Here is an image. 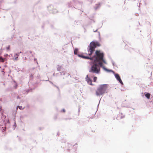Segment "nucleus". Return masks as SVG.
<instances>
[{
  "instance_id": "4468645a",
  "label": "nucleus",
  "mask_w": 153,
  "mask_h": 153,
  "mask_svg": "<svg viewBox=\"0 0 153 153\" xmlns=\"http://www.w3.org/2000/svg\"><path fill=\"white\" fill-rule=\"evenodd\" d=\"M6 48L7 50H9L10 49V46H9L8 47H7Z\"/></svg>"
},
{
  "instance_id": "7ed1b4c3",
  "label": "nucleus",
  "mask_w": 153,
  "mask_h": 153,
  "mask_svg": "<svg viewBox=\"0 0 153 153\" xmlns=\"http://www.w3.org/2000/svg\"><path fill=\"white\" fill-rule=\"evenodd\" d=\"M107 88V85H101L96 91V94L97 96H100L104 94L105 93Z\"/></svg>"
},
{
  "instance_id": "39448f33",
  "label": "nucleus",
  "mask_w": 153,
  "mask_h": 153,
  "mask_svg": "<svg viewBox=\"0 0 153 153\" xmlns=\"http://www.w3.org/2000/svg\"><path fill=\"white\" fill-rule=\"evenodd\" d=\"M115 77L116 79L119 82L122 84L123 85V83L120 79V76L118 74H116L115 75Z\"/></svg>"
},
{
  "instance_id": "ddd939ff",
  "label": "nucleus",
  "mask_w": 153,
  "mask_h": 153,
  "mask_svg": "<svg viewBox=\"0 0 153 153\" xmlns=\"http://www.w3.org/2000/svg\"><path fill=\"white\" fill-rule=\"evenodd\" d=\"M61 111L63 112H65V109H63Z\"/></svg>"
},
{
  "instance_id": "dca6fc26",
  "label": "nucleus",
  "mask_w": 153,
  "mask_h": 153,
  "mask_svg": "<svg viewBox=\"0 0 153 153\" xmlns=\"http://www.w3.org/2000/svg\"><path fill=\"white\" fill-rule=\"evenodd\" d=\"M17 58H18V57H17L16 58H15V59H16V60H17Z\"/></svg>"
},
{
  "instance_id": "2eb2a0df",
  "label": "nucleus",
  "mask_w": 153,
  "mask_h": 153,
  "mask_svg": "<svg viewBox=\"0 0 153 153\" xmlns=\"http://www.w3.org/2000/svg\"><path fill=\"white\" fill-rule=\"evenodd\" d=\"M18 85L16 83H15V88H16Z\"/></svg>"
},
{
  "instance_id": "20e7f679",
  "label": "nucleus",
  "mask_w": 153,
  "mask_h": 153,
  "mask_svg": "<svg viewBox=\"0 0 153 153\" xmlns=\"http://www.w3.org/2000/svg\"><path fill=\"white\" fill-rule=\"evenodd\" d=\"M100 71V67L95 62L92 66L90 72L94 74H99Z\"/></svg>"
},
{
  "instance_id": "9d476101",
  "label": "nucleus",
  "mask_w": 153,
  "mask_h": 153,
  "mask_svg": "<svg viewBox=\"0 0 153 153\" xmlns=\"http://www.w3.org/2000/svg\"><path fill=\"white\" fill-rule=\"evenodd\" d=\"M78 51V49H75L74 50V53L75 54H77V52Z\"/></svg>"
},
{
  "instance_id": "f8f14e48",
  "label": "nucleus",
  "mask_w": 153,
  "mask_h": 153,
  "mask_svg": "<svg viewBox=\"0 0 153 153\" xmlns=\"http://www.w3.org/2000/svg\"><path fill=\"white\" fill-rule=\"evenodd\" d=\"M97 77L95 76L94 77L93 79V80L94 82H96L97 79Z\"/></svg>"
},
{
  "instance_id": "1a4fd4ad",
  "label": "nucleus",
  "mask_w": 153,
  "mask_h": 153,
  "mask_svg": "<svg viewBox=\"0 0 153 153\" xmlns=\"http://www.w3.org/2000/svg\"><path fill=\"white\" fill-rule=\"evenodd\" d=\"M19 107V108L20 109V110H23L24 109V108H23L22 106H17V108H16V109L17 110V109H18V107Z\"/></svg>"
},
{
  "instance_id": "423d86ee",
  "label": "nucleus",
  "mask_w": 153,
  "mask_h": 153,
  "mask_svg": "<svg viewBox=\"0 0 153 153\" xmlns=\"http://www.w3.org/2000/svg\"><path fill=\"white\" fill-rule=\"evenodd\" d=\"M85 79L88 84L92 85H93L92 83V80L88 77V75L87 76Z\"/></svg>"
},
{
  "instance_id": "f257e3e1",
  "label": "nucleus",
  "mask_w": 153,
  "mask_h": 153,
  "mask_svg": "<svg viewBox=\"0 0 153 153\" xmlns=\"http://www.w3.org/2000/svg\"><path fill=\"white\" fill-rule=\"evenodd\" d=\"M104 54L100 50H97L95 53L94 55L93 56L91 60H92L94 58V61L95 62H98L99 65L101 67H102L105 70L108 71H111L105 68L103 66V62L105 64L106 63L105 61L103 59Z\"/></svg>"
},
{
  "instance_id": "0eeeda50",
  "label": "nucleus",
  "mask_w": 153,
  "mask_h": 153,
  "mask_svg": "<svg viewBox=\"0 0 153 153\" xmlns=\"http://www.w3.org/2000/svg\"><path fill=\"white\" fill-rule=\"evenodd\" d=\"M78 56L79 57H82L84 59H92V58L91 57L90 58L88 56H84L82 54H79Z\"/></svg>"
},
{
  "instance_id": "f03ea898",
  "label": "nucleus",
  "mask_w": 153,
  "mask_h": 153,
  "mask_svg": "<svg viewBox=\"0 0 153 153\" xmlns=\"http://www.w3.org/2000/svg\"><path fill=\"white\" fill-rule=\"evenodd\" d=\"M100 44L97 42H91L89 45V48L88 50V53L87 55L91 56L92 55L93 52L95 50V48L97 46H100Z\"/></svg>"
},
{
  "instance_id": "6e6552de",
  "label": "nucleus",
  "mask_w": 153,
  "mask_h": 153,
  "mask_svg": "<svg viewBox=\"0 0 153 153\" xmlns=\"http://www.w3.org/2000/svg\"><path fill=\"white\" fill-rule=\"evenodd\" d=\"M146 97L148 99H149L150 96V94L149 93H147L145 95Z\"/></svg>"
},
{
  "instance_id": "9b49d317",
  "label": "nucleus",
  "mask_w": 153,
  "mask_h": 153,
  "mask_svg": "<svg viewBox=\"0 0 153 153\" xmlns=\"http://www.w3.org/2000/svg\"><path fill=\"white\" fill-rule=\"evenodd\" d=\"M0 62H4V59L2 58V57L0 56Z\"/></svg>"
}]
</instances>
